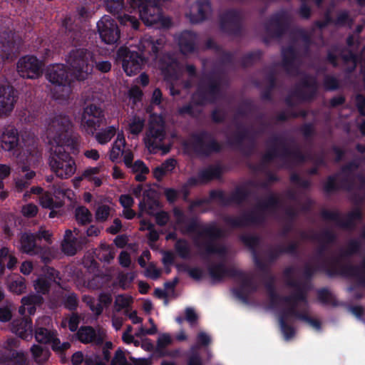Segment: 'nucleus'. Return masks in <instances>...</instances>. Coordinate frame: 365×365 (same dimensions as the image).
Returning <instances> with one entry per match:
<instances>
[{
    "label": "nucleus",
    "mask_w": 365,
    "mask_h": 365,
    "mask_svg": "<svg viewBox=\"0 0 365 365\" xmlns=\"http://www.w3.org/2000/svg\"><path fill=\"white\" fill-rule=\"evenodd\" d=\"M93 63V55L90 52L84 49L73 50L67 57V66L56 63L48 67L46 78L55 87L62 89L71 88L73 81L66 69L67 66L76 78L83 80L92 73Z\"/></svg>",
    "instance_id": "nucleus-1"
},
{
    "label": "nucleus",
    "mask_w": 365,
    "mask_h": 365,
    "mask_svg": "<svg viewBox=\"0 0 365 365\" xmlns=\"http://www.w3.org/2000/svg\"><path fill=\"white\" fill-rule=\"evenodd\" d=\"M177 224L182 234L193 237L195 245L203 250L204 254L222 255L225 253V246L212 243L213 240L223 235V231L215 224L202 225L196 219L182 221L178 219Z\"/></svg>",
    "instance_id": "nucleus-2"
},
{
    "label": "nucleus",
    "mask_w": 365,
    "mask_h": 365,
    "mask_svg": "<svg viewBox=\"0 0 365 365\" xmlns=\"http://www.w3.org/2000/svg\"><path fill=\"white\" fill-rule=\"evenodd\" d=\"M287 282L294 287V292L292 295L281 297L274 290L270 289L269 298L272 307L284 308L283 313L279 318V324L285 339L289 340L294 337L295 331L292 327L285 323V320L289 315L301 318V315L297 309L301 303L305 306L307 301L306 291L304 287L298 284L292 283L288 279Z\"/></svg>",
    "instance_id": "nucleus-3"
},
{
    "label": "nucleus",
    "mask_w": 365,
    "mask_h": 365,
    "mask_svg": "<svg viewBox=\"0 0 365 365\" xmlns=\"http://www.w3.org/2000/svg\"><path fill=\"white\" fill-rule=\"evenodd\" d=\"M165 136V122L163 117L155 114L150 115L143 138L148 151L156 153L161 150L163 154L168 153L170 147L163 143Z\"/></svg>",
    "instance_id": "nucleus-4"
},
{
    "label": "nucleus",
    "mask_w": 365,
    "mask_h": 365,
    "mask_svg": "<svg viewBox=\"0 0 365 365\" xmlns=\"http://www.w3.org/2000/svg\"><path fill=\"white\" fill-rule=\"evenodd\" d=\"M62 145H51L48 163L51 170L61 179H68L76 172L74 160Z\"/></svg>",
    "instance_id": "nucleus-5"
},
{
    "label": "nucleus",
    "mask_w": 365,
    "mask_h": 365,
    "mask_svg": "<svg viewBox=\"0 0 365 365\" xmlns=\"http://www.w3.org/2000/svg\"><path fill=\"white\" fill-rule=\"evenodd\" d=\"M72 125L68 117L58 115L52 118L48 126V137L51 145L73 148L77 138L72 135Z\"/></svg>",
    "instance_id": "nucleus-6"
},
{
    "label": "nucleus",
    "mask_w": 365,
    "mask_h": 365,
    "mask_svg": "<svg viewBox=\"0 0 365 365\" xmlns=\"http://www.w3.org/2000/svg\"><path fill=\"white\" fill-rule=\"evenodd\" d=\"M279 204V200L277 196L270 195L266 199L259 202L250 217L230 218L227 220V222L235 227L244 226L250 223H258L262 220L266 213L276 209Z\"/></svg>",
    "instance_id": "nucleus-7"
},
{
    "label": "nucleus",
    "mask_w": 365,
    "mask_h": 365,
    "mask_svg": "<svg viewBox=\"0 0 365 365\" xmlns=\"http://www.w3.org/2000/svg\"><path fill=\"white\" fill-rule=\"evenodd\" d=\"M359 164L355 162L350 163L349 165L344 167L341 172L334 177L328 178L324 184V190L327 192H332L338 188H344L346 190L352 189V183L356 180L361 182H365V180L360 177L356 178L353 174V170H355Z\"/></svg>",
    "instance_id": "nucleus-8"
},
{
    "label": "nucleus",
    "mask_w": 365,
    "mask_h": 365,
    "mask_svg": "<svg viewBox=\"0 0 365 365\" xmlns=\"http://www.w3.org/2000/svg\"><path fill=\"white\" fill-rule=\"evenodd\" d=\"M105 120L103 109L94 104L87 106L81 115V126L89 135H93Z\"/></svg>",
    "instance_id": "nucleus-9"
},
{
    "label": "nucleus",
    "mask_w": 365,
    "mask_h": 365,
    "mask_svg": "<svg viewBox=\"0 0 365 365\" xmlns=\"http://www.w3.org/2000/svg\"><path fill=\"white\" fill-rule=\"evenodd\" d=\"M184 145L187 148L202 154H208L220 149V144L210 135L205 133L192 135Z\"/></svg>",
    "instance_id": "nucleus-10"
},
{
    "label": "nucleus",
    "mask_w": 365,
    "mask_h": 365,
    "mask_svg": "<svg viewBox=\"0 0 365 365\" xmlns=\"http://www.w3.org/2000/svg\"><path fill=\"white\" fill-rule=\"evenodd\" d=\"M118 57L122 61L123 68L128 76L138 73L143 63V58L133 48H120Z\"/></svg>",
    "instance_id": "nucleus-11"
},
{
    "label": "nucleus",
    "mask_w": 365,
    "mask_h": 365,
    "mask_svg": "<svg viewBox=\"0 0 365 365\" xmlns=\"http://www.w3.org/2000/svg\"><path fill=\"white\" fill-rule=\"evenodd\" d=\"M42 61L34 56H26L21 58L17 63L19 74L26 78H37L42 74Z\"/></svg>",
    "instance_id": "nucleus-12"
},
{
    "label": "nucleus",
    "mask_w": 365,
    "mask_h": 365,
    "mask_svg": "<svg viewBox=\"0 0 365 365\" xmlns=\"http://www.w3.org/2000/svg\"><path fill=\"white\" fill-rule=\"evenodd\" d=\"M98 31L103 42L113 44L120 38L117 24L109 16H103L97 23Z\"/></svg>",
    "instance_id": "nucleus-13"
},
{
    "label": "nucleus",
    "mask_w": 365,
    "mask_h": 365,
    "mask_svg": "<svg viewBox=\"0 0 365 365\" xmlns=\"http://www.w3.org/2000/svg\"><path fill=\"white\" fill-rule=\"evenodd\" d=\"M77 339L83 344L101 345L106 340V331L101 327H81L76 333Z\"/></svg>",
    "instance_id": "nucleus-14"
},
{
    "label": "nucleus",
    "mask_w": 365,
    "mask_h": 365,
    "mask_svg": "<svg viewBox=\"0 0 365 365\" xmlns=\"http://www.w3.org/2000/svg\"><path fill=\"white\" fill-rule=\"evenodd\" d=\"M322 216L325 219L334 221L339 226L350 228L355 225L356 221L361 219V212L356 208L349 213L344 219H342L336 211L324 210Z\"/></svg>",
    "instance_id": "nucleus-15"
},
{
    "label": "nucleus",
    "mask_w": 365,
    "mask_h": 365,
    "mask_svg": "<svg viewBox=\"0 0 365 365\" xmlns=\"http://www.w3.org/2000/svg\"><path fill=\"white\" fill-rule=\"evenodd\" d=\"M159 208V202L155 198V192L148 189L143 192V199L139 203L140 212L154 215Z\"/></svg>",
    "instance_id": "nucleus-16"
},
{
    "label": "nucleus",
    "mask_w": 365,
    "mask_h": 365,
    "mask_svg": "<svg viewBox=\"0 0 365 365\" xmlns=\"http://www.w3.org/2000/svg\"><path fill=\"white\" fill-rule=\"evenodd\" d=\"M11 329L21 339H26L31 336V320L29 318L15 319L11 323Z\"/></svg>",
    "instance_id": "nucleus-17"
},
{
    "label": "nucleus",
    "mask_w": 365,
    "mask_h": 365,
    "mask_svg": "<svg viewBox=\"0 0 365 365\" xmlns=\"http://www.w3.org/2000/svg\"><path fill=\"white\" fill-rule=\"evenodd\" d=\"M62 252L68 256H73L76 254L78 250L77 239L73 236V231L66 230L63 240L61 242Z\"/></svg>",
    "instance_id": "nucleus-18"
},
{
    "label": "nucleus",
    "mask_w": 365,
    "mask_h": 365,
    "mask_svg": "<svg viewBox=\"0 0 365 365\" xmlns=\"http://www.w3.org/2000/svg\"><path fill=\"white\" fill-rule=\"evenodd\" d=\"M19 143L18 132L16 129H6L1 136V147L7 151L13 150Z\"/></svg>",
    "instance_id": "nucleus-19"
},
{
    "label": "nucleus",
    "mask_w": 365,
    "mask_h": 365,
    "mask_svg": "<svg viewBox=\"0 0 365 365\" xmlns=\"http://www.w3.org/2000/svg\"><path fill=\"white\" fill-rule=\"evenodd\" d=\"M176 160L173 158H170L163 162L161 165L155 167L153 170L154 178L160 181L164 177L170 175L176 166Z\"/></svg>",
    "instance_id": "nucleus-20"
},
{
    "label": "nucleus",
    "mask_w": 365,
    "mask_h": 365,
    "mask_svg": "<svg viewBox=\"0 0 365 365\" xmlns=\"http://www.w3.org/2000/svg\"><path fill=\"white\" fill-rule=\"evenodd\" d=\"M14 93H0V115H6L14 108L16 101Z\"/></svg>",
    "instance_id": "nucleus-21"
},
{
    "label": "nucleus",
    "mask_w": 365,
    "mask_h": 365,
    "mask_svg": "<svg viewBox=\"0 0 365 365\" xmlns=\"http://www.w3.org/2000/svg\"><path fill=\"white\" fill-rule=\"evenodd\" d=\"M36 235L32 233H23L20 237L21 250L29 255H35L36 252Z\"/></svg>",
    "instance_id": "nucleus-22"
},
{
    "label": "nucleus",
    "mask_w": 365,
    "mask_h": 365,
    "mask_svg": "<svg viewBox=\"0 0 365 365\" xmlns=\"http://www.w3.org/2000/svg\"><path fill=\"white\" fill-rule=\"evenodd\" d=\"M210 11V5L205 2L196 4L192 6L191 12L187 14L192 23H197L205 19L206 13Z\"/></svg>",
    "instance_id": "nucleus-23"
},
{
    "label": "nucleus",
    "mask_w": 365,
    "mask_h": 365,
    "mask_svg": "<svg viewBox=\"0 0 365 365\" xmlns=\"http://www.w3.org/2000/svg\"><path fill=\"white\" fill-rule=\"evenodd\" d=\"M173 342V339L169 334H160L157 340L156 351L161 356H175L178 355V351H174L171 353H168L165 351V348L170 345Z\"/></svg>",
    "instance_id": "nucleus-24"
},
{
    "label": "nucleus",
    "mask_w": 365,
    "mask_h": 365,
    "mask_svg": "<svg viewBox=\"0 0 365 365\" xmlns=\"http://www.w3.org/2000/svg\"><path fill=\"white\" fill-rule=\"evenodd\" d=\"M33 359L39 365L46 363L50 356V351L47 348L34 344L31 348Z\"/></svg>",
    "instance_id": "nucleus-25"
},
{
    "label": "nucleus",
    "mask_w": 365,
    "mask_h": 365,
    "mask_svg": "<svg viewBox=\"0 0 365 365\" xmlns=\"http://www.w3.org/2000/svg\"><path fill=\"white\" fill-rule=\"evenodd\" d=\"M145 120L138 115H133L128 120V130L133 135H138L143 130Z\"/></svg>",
    "instance_id": "nucleus-26"
},
{
    "label": "nucleus",
    "mask_w": 365,
    "mask_h": 365,
    "mask_svg": "<svg viewBox=\"0 0 365 365\" xmlns=\"http://www.w3.org/2000/svg\"><path fill=\"white\" fill-rule=\"evenodd\" d=\"M195 36L189 31L182 34L179 39V45L182 53H187L194 49Z\"/></svg>",
    "instance_id": "nucleus-27"
},
{
    "label": "nucleus",
    "mask_w": 365,
    "mask_h": 365,
    "mask_svg": "<svg viewBox=\"0 0 365 365\" xmlns=\"http://www.w3.org/2000/svg\"><path fill=\"white\" fill-rule=\"evenodd\" d=\"M125 145V140L123 134H118L110 151L109 158L111 161L115 162L123 155Z\"/></svg>",
    "instance_id": "nucleus-28"
},
{
    "label": "nucleus",
    "mask_w": 365,
    "mask_h": 365,
    "mask_svg": "<svg viewBox=\"0 0 365 365\" xmlns=\"http://www.w3.org/2000/svg\"><path fill=\"white\" fill-rule=\"evenodd\" d=\"M39 203L43 207L49 210L61 207L64 202L62 200H53L50 192H46L39 197Z\"/></svg>",
    "instance_id": "nucleus-29"
},
{
    "label": "nucleus",
    "mask_w": 365,
    "mask_h": 365,
    "mask_svg": "<svg viewBox=\"0 0 365 365\" xmlns=\"http://www.w3.org/2000/svg\"><path fill=\"white\" fill-rule=\"evenodd\" d=\"M132 172L135 174V180L138 182L145 181L146 175L149 173V168L142 160H136L128 167Z\"/></svg>",
    "instance_id": "nucleus-30"
},
{
    "label": "nucleus",
    "mask_w": 365,
    "mask_h": 365,
    "mask_svg": "<svg viewBox=\"0 0 365 365\" xmlns=\"http://www.w3.org/2000/svg\"><path fill=\"white\" fill-rule=\"evenodd\" d=\"M100 168L98 167L88 168L83 173L79 180H87L88 182L93 183L96 187H99L102 184V179L98 176Z\"/></svg>",
    "instance_id": "nucleus-31"
},
{
    "label": "nucleus",
    "mask_w": 365,
    "mask_h": 365,
    "mask_svg": "<svg viewBox=\"0 0 365 365\" xmlns=\"http://www.w3.org/2000/svg\"><path fill=\"white\" fill-rule=\"evenodd\" d=\"M114 209L105 204L99 205L95 211V218L98 222H104L107 221L110 217L113 215Z\"/></svg>",
    "instance_id": "nucleus-32"
},
{
    "label": "nucleus",
    "mask_w": 365,
    "mask_h": 365,
    "mask_svg": "<svg viewBox=\"0 0 365 365\" xmlns=\"http://www.w3.org/2000/svg\"><path fill=\"white\" fill-rule=\"evenodd\" d=\"M43 302V298L38 294H31L28 296L24 297L21 299V304L27 305L28 312L30 314L35 312V306L41 305Z\"/></svg>",
    "instance_id": "nucleus-33"
},
{
    "label": "nucleus",
    "mask_w": 365,
    "mask_h": 365,
    "mask_svg": "<svg viewBox=\"0 0 365 365\" xmlns=\"http://www.w3.org/2000/svg\"><path fill=\"white\" fill-rule=\"evenodd\" d=\"M238 274L239 279L241 282L242 292L246 293L256 289V283L252 275L242 272H239Z\"/></svg>",
    "instance_id": "nucleus-34"
},
{
    "label": "nucleus",
    "mask_w": 365,
    "mask_h": 365,
    "mask_svg": "<svg viewBox=\"0 0 365 365\" xmlns=\"http://www.w3.org/2000/svg\"><path fill=\"white\" fill-rule=\"evenodd\" d=\"M75 217L78 223L81 225H87L92 221L91 212L84 206H80L76 208Z\"/></svg>",
    "instance_id": "nucleus-35"
},
{
    "label": "nucleus",
    "mask_w": 365,
    "mask_h": 365,
    "mask_svg": "<svg viewBox=\"0 0 365 365\" xmlns=\"http://www.w3.org/2000/svg\"><path fill=\"white\" fill-rule=\"evenodd\" d=\"M56 332L43 327H37L35 330V339L41 344H49Z\"/></svg>",
    "instance_id": "nucleus-36"
},
{
    "label": "nucleus",
    "mask_w": 365,
    "mask_h": 365,
    "mask_svg": "<svg viewBox=\"0 0 365 365\" xmlns=\"http://www.w3.org/2000/svg\"><path fill=\"white\" fill-rule=\"evenodd\" d=\"M209 273L214 282L220 281L226 276L232 275L231 272L222 264L210 266Z\"/></svg>",
    "instance_id": "nucleus-37"
},
{
    "label": "nucleus",
    "mask_w": 365,
    "mask_h": 365,
    "mask_svg": "<svg viewBox=\"0 0 365 365\" xmlns=\"http://www.w3.org/2000/svg\"><path fill=\"white\" fill-rule=\"evenodd\" d=\"M220 175V170L216 167H209L202 170L199 173V180L202 182L219 178Z\"/></svg>",
    "instance_id": "nucleus-38"
},
{
    "label": "nucleus",
    "mask_w": 365,
    "mask_h": 365,
    "mask_svg": "<svg viewBox=\"0 0 365 365\" xmlns=\"http://www.w3.org/2000/svg\"><path fill=\"white\" fill-rule=\"evenodd\" d=\"M116 133V128L110 126L105 130L96 133V138L101 144H106L109 142Z\"/></svg>",
    "instance_id": "nucleus-39"
},
{
    "label": "nucleus",
    "mask_w": 365,
    "mask_h": 365,
    "mask_svg": "<svg viewBox=\"0 0 365 365\" xmlns=\"http://www.w3.org/2000/svg\"><path fill=\"white\" fill-rule=\"evenodd\" d=\"M175 249L178 255L183 259H187L190 257L191 250L188 242L185 240H177L175 245Z\"/></svg>",
    "instance_id": "nucleus-40"
},
{
    "label": "nucleus",
    "mask_w": 365,
    "mask_h": 365,
    "mask_svg": "<svg viewBox=\"0 0 365 365\" xmlns=\"http://www.w3.org/2000/svg\"><path fill=\"white\" fill-rule=\"evenodd\" d=\"M98 255L101 260L108 263H110L115 257L113 248L106 244L101 245Z\"/></svg>",
    "instance_id": "nucleus-41"
},
{
    "label": "nucleus",
    "mask_w": 365,
    "mask_h": 365,
    "mask_svg": "<svg viewBox=\"0 0 365 365\" xmlns=\"http://www.w3.org/2000/svg\"><path fill=\"white\" fill-rule=\"evenodd\" d=\"M34 287L38 294H46L49 292L50 283L46 278L38 277L34 282Z\"/></svg>",
    "instance_id": "nucleus-42"
},
{
    "label": "nucleus",
    "mask_w": 365,
    "mask_h": 365,
    "mask_svg": "<svg viewBox=\"0 0 365 365\" xmlns=\"http://www.w3.org/2000/svg\"><path fill=\"white\" fill-rule=\"evenodd\" d=\"M9 287L12 292L21 294L25 292L26 288L25 279L22 277H18L10 283Z\"/></svg>",
    "instance_id": "nucleus-43"
},
{
    "label": "nucleus",
    "mask_w": 365,
    "mask_h": 365,
    "mask_svg": "<svg viewBox=\"0 0 365 365\" xmlns=\"http://www.w3.org/2000/svg\"><path fill=\"white\" fill-rule=\"evenodd\" d=\"M132 302V298L127 295H118L115 297L114 302V307L117 312H120L121 309L127 308Z\"/></svg>",
    "instance_id": "nucleus-44"
},
{
    "label": "nucleus",
    "mask_w": 365,
    "mask_h": 365,
    "mask_svg": "<svg viewBox=\"0 0 365 365\" xmlns=\"http://www.w3.org/2000/svg\"><path fill=\"white\" fill-rule=\"evenodd\" d=\"M50 343L51 344L52 349L56 352H62L65 350L68 349L71 346L69 342L66 341L61 343L59 339L56 337V333L54 334Z\"/></svg>",
    "instance_id": "nucleus-45"
},
{
    "label": "nucleus",
    "mask_w": 365,
    "mask_h": 365,
    "mask_svg": "<svg viewBox=\"0 0 365 365\" xmlns=\"http://www.w3.org/2000/svg\"><path fill=\"white\" fill-rule=\"evenodd\" d=\"M80 318L76 313H72L68 319H64L61 322L63 327H66V324H68V328L71 331H75L79 324Z\"/></svg>",
    "instance_id": "nucleus-46"
},
{
    "label": "nucleus",
    "mask_w": 365,
    "mask_h": 365,
    "mask_svg": "<svg viewBox=\"0 0 365 365\" xmlns=\"http://www.w3.org/2000/svg\"><path fill=\"white\" fill-rule=\"evenodd\" d=\"M177 68L178 65L175 61L170 62L166 66L163 63L160 66L162 73L168 79L172 78L173 76L175 75Z\"/></svg>",
    "instance_id": "nucleus-47"
},
{
    "label": "nucleus",
    "mask_w": 365,
    "mask_h": 365,
    "mask_svg": "<svg viewBox=\"0 0 365 365\" xmlns=\"http://www.w3.org/2000/svg\"><path fill=\"white\" fill-rule=\"evenodd\" d=\"M64 306L69 310H74L76 309L78 304V300L77 295L74 293H70L65 297Z\"/></svg>",
    "instance_id": "nucleus-48"
},
{
    "label": "nucleus",
    "mask_w": 365,
    "mask_h": 365,
    "mask_svg": "<svg viewBox=\"0 0 365 365\" xmlns=\"http://www.w3.org/2000/svg\"><path fill=\"white\" fill-rule=\"evenodd\" d=\"M110 365H132L128 363L124 352L121 349L115 351L114 357L111 361Z\"/></svg>",
    "instance_id": "nucleus-49"
},
{
    "label": "nucleus",
    "mask_w": 365,
    "mask_h": 365,
    "mask_svg": "<svg viewBox=\"0 0 365 365\" xmlns=\"http://www.w3.org/2000/svg\"><path fill=\"white\" fill-rule=\"evenodd\" d=\"M217 93H194L192 99L194 101L199 100L196 103L204 105L208 103V99L212 98Z\"/></svg>",
    "instance_id": "nucleus-50"
},
{
    "label": "nucleus",
    "mask_w": 365,
    "mask_h": 365,
    "mask_svg": "<svg viewBox=\"0 0 365 365\" xmlns=\"http://www.w3.org/2000/svg\"><path fill=\"white\" fill-rule=\"evenodd\" d=\"M141 230H149L148 237L153 242H155L158 240L159 235L156 230H154V225L150 222L143 221L142 222Z\"/></svg>",
    "instance_id": "nucleus-51"
},
{
    "label": "nucleus",
    "mask_w": 365,
    "mask_h": 365,
    "mask_svg": "<svg viewBox=\"0 0 365 365\" xmlns=\"http://www.w3.org/2000/svg\"><path fill=\"white\" fill-rule=\"evenodd\" d=\"M38 210V207L33 203L25 205L21 208L23 215L26 217H34L36 215Z\"/></svg>",
    "instance_id": "nucleus-52"
},
{
    "label": "nucleus",
    "mask_w": 365,
    "mask_h": 365,
    "mask_svg": "<svg viewBox=\"0 0 365 365\" xmlns=\"http://www.w3.org/2000/svg\"><path fill=\"white\" fill-rule=\"evenodd\" d=\"M51 190L56 200H61V197H65L71 191L68 189L64 188L62 185H53Z\"/></svg>",
    "instance_id": "nucleus-53"
},
{
    "label": "nucleus",
    "mask_w": 365,
    "mask_h": 365,
    "mask_svg": "<svg viewBox=\"0 0 365 365\" xmlns=\"http://www.w3.org/2000/svg\"><path fill=\"white\" fill-rule=\"evenodd\" d=\"M319 299L324 304H332L334 302V297L330 292L327 289H321L318 292Z\"/></svg>",
    "instance_id": "nucleus-54"
},
{
    "label": "nucleus",
    "mask_w": 365,
    "mask_h": 365,
    "mask_svg": "<svg viewBox=\"0 0 365 365\" xmlns=\"http://www.w3.org/2000/svg\"><path fill=\"white\" fill-rule=\"evenodd\" d=\"M12 304H9L5 307L0 308V321L3 322H9L11 317V308Z\"/></svg>",
    "instance_id": "nucleus-55"
},
{
    "label": "nucleus",
    "mask_w": 365,
    "mask_h": 365,
    "mask_svg": "<svg viewBox=\"0 0 365 365\" xmlns=\"http://www.w3.org/2000/svg\"><path fill=\"white\" fill-rule=\"evenodd\" d=\"M160 274V269H158L153 263L149 264L145 269V275L153 279H158Z\"/></svg>",
    "instance_id": "nucleus-56"
},
{
    "label": "nucleus",
    "mask_w": 365,
    "mask_h": 365,
    "mask_svg": "<svg viewBox=\"0 0 365 365\" xmlns=\"http://www.w3.org/2000/svg\"><path fill=\"white\" fill-rule=\"evenodd\" d=\"M185 319L192 327L197 324L198 316L194 309L189 307L185 309Z\"/></svg>",
    "instance_id": "nucleus-57"
},
{
    "label": "nucleus",
    "mask_w": 365,
    "mask_h": 365,
    "mask_svg": "<svg viewBox=\"0 0 365 365\" xmlns=\"http://www.w3.org/2000/svg\"><path fill=\"white\" fill-rule=\"evenodd\" d=\"M9 250L5 247L0 249V275L3 274L4 272L5 262L7 261Z\"/></svg>",
    "instance_id": "nucleus-58"
},
{
    "label": "nucleus",
    "mask_w": 365,
    "mask_h": 365,
    "mask_svg": "<svg viewBox=\"0 0 365 365\" xmlns=\"http://www.w3.org/2000/svg\"><path fill=\"white\" fill-rule=\"evenodd\" d=\"M242 242L250 248L253 249L259 242V239L253 235H245L242 236Z\"/></svg>",
    "instance_id": "nucleus-59"
},
{
    "label": "nucleus",
    "mask_w": 365,
    "mask_h": 365,
    "mask_svg": "<svg viewBox=\"0 0 365 365\" xmlns=\"http://www.w3.org/2000/svg\"><path fill=\"white\" fill-rule=\"evenodd\" d=\"M187 272L190 277L195 280L201 279L204 274L203 270L198 267L189 268Z\"/></svg>",
    "instance_id": "nucleus-60"
},
{
    "label": "nucleus",
    "mask_w": 365,
    "mask_h": 365,
    "mask_svg": "<svg viewBox=\"0 0 365 365\" xmlns=\"http://www.w3.org/2000/svg\"><path fill=\"white\" fill-rule=\"evenodd\" d=\"M197 343L203 346H207L211 341L210 336L204 331H200L197 336Z\"/></svg>",
    "instance_id": "nucleus-61"
},
{
    "label": "nucleus",
    "mask_w": 365,
    "mask_h": 365,
    "mask_svg": "<svg viewBox=\"0 0 365 365\" xmlns=\"http://www.w3.org/2000/svg\"><path fill=\"white\" fill-rule=\"evenodd\" d=\"M19 168L21 172L25 173L24 176L22 178H24L26 180H28L29 182H31V180L36 176L35 171L30 170L27 165H20Z\"/></svg>",
    "instance_id": "nucleus-62"
},
{
    "label": "nucleus",
    "mask_w": 365,
    "mask_h": 365,
    "mask_svg": "<svg viewBox=\"0 0 365 365\" xmlns=\"http://www.w3.org/2000/svg\"><path fill=\"white\" fill-rule=\"evenodd\" d=\"M118 260L120 264L124 267H128L131 263L130 255L125 251L120 253Z\"/></svg>",
    "instance_id": "nucleus-63"
},
{
    "label": "nucleus",
    "mask_w": 365,
    "mask_h": 365,
    "mask_svg": "<svg viewBox=\"0 0 365 365\" xmlns=\"http://www.w3.org/2000/svg\"><path fill=\"white\" fill-rule=\"evenodd\" d=\"M122 225L121 222L118 218H115L113 220V225L108 227L106 231L112 235H115L121 230Z\"/></svg>",
    "instance_id": "nucleus-64"
}]
</instances>
